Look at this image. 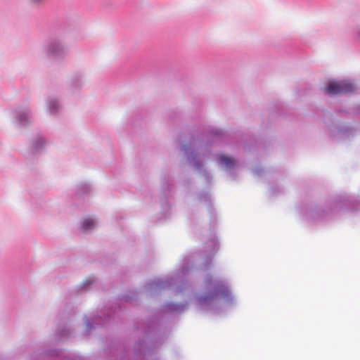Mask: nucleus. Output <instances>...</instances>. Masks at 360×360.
<instances>
[{"label": "nucleus", "mask_w": 360, "mask_h": 360, "mask_svg": "<svg viewBox=\"0 0 360 360\" xmlns=\"http://www.w3.org/2000/svg\"><path fill=\"white\" fill-rule=\"evenodd\" d=\"M355 89V86L350 82H330L328 86L324 89L326 93L329 95H335L342 93L352 92Z\"/></svg>", "instance_id": "f257e3e1"}, {"label": "nucleus", "mask_w": 360, "mask_h": 360, "mask_svg": "<svg viewBox=\"0 0 360 360\" xmlns=\"http://www.w3.org/2000/svg\"><path fill=\"white\" fill-rule=\"evenodd\" d=\"M95 225V221L91 218H86L84 220L82 228L84 231H88L91 229Z\"/></svg>", "instance_id": "7ed1b4c3"}, {"label": "nucleus", "mask_w": 360, "mask_h": 360, "mask_svg": "<svg viewBox=\"0 0 360 360\" xmlns=\"http://www.w3.org/2000/svg\"><path fill=\"white\" fill-rule=\"evenodd\" d=\"M43 0H31L32 3L37 4L42 1Z\"/></svg>", "instance_id": "39448f33"}, {"label": "nucleus", "mask_w": 360, "mask_h": 360, "mask_svg": "<svg viewBox=\"0 0 360 360\" xmlns=\"http://www.w3.org/2000/svg\"><path fill=\"white\" fill-rule=\"evenodd\" d=\"M220 162L221 165L227 167H232L236 164V160L231 158L225 156V155H221L220 156Z\"/></svg>", "instance_id": "f03ea898"}, {"label": "nucleus", "mask_w": 360, "mask_h": 360, "mask_svg": "<svg viewBox=\"0 0 360 360\" xmlns=\"http://www.w3.org/2000/svg\"><path fill=\"white\" fill-rule=\"evenodd\" d=\"M219 287L221 288L223 293H226L228 292V290H226V288L224 284L220 285Z\"/></svg>", "instance_id": "20e7f679"}]
</instances>
